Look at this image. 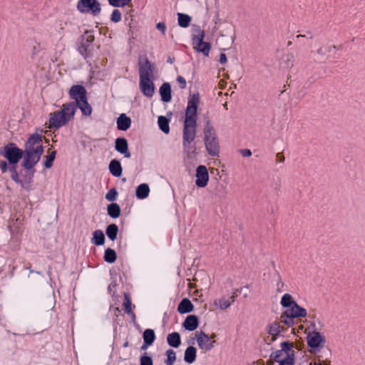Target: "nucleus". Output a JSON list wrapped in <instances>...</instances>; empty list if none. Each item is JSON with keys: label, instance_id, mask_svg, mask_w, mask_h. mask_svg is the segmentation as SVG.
<instances>
[{"label": "nucleus", "instance_id": "49", "mask_svg": "<svg viewBox=\"0 0 365 365\" xmlns=\"http://www.w3.org/2000/svg\"><path fill=\"white\" fill-rule=\"evenodd\" d=\"M177 81L180 83V88L183 89L186 87V81L182 76H178L177 77Z\"/></svg>", "mask_w": 365, "mask_h": 365}, {"label": "nucleus", "instance_id": "63", "mask_svg": "<svg viewBox=\"0 0 365 365\" xmlns=\"http://www.w3.org/2000/svg\"><path fill=\"white\" fill-rule=\"evenodd\" d=\"M335 49L341 50V46H336V48Z\"/></svg>", "mask_w": 365, "mask_h": 365}, {"label": "nucleus", "instance_id": "62", "mask_svg": "<svg viewBox=\"0 0 365 365\" xmlns=\"http://www.w3.org/2000/svg\"><path fill=\"white\" fill-rule=\"evenodd\" d=\"M123 346L124 347L128 346V341L125 342L124 344H123Z\"/></svg>", "mask_w": 365, "mask_h": 365}, {"label": "nucleus", "instance_id": "39", "mask_svg": "<svg viewBox=\"0 0 365 365\" xmlns=\"http://www.w3.org/2000/svg\"><path fill=\"white\" fill-rule=\"evenodd\" d=\"M124 312L127 314L132 313L131 310V301L129 298V296L127 294L124 295V302H123Z\"/></svg>", "mask_w": 365, "mask_h": 365}, {"label": "nucleus", "instance_id": "45", "mask_svg": "<svg viewBox=\"0 0 365 365\" xmlns=\"http://www.w3.org/2000/svg\"><path fill=\"white\" fill-rule=\"evenodd\" d=\"M140 365H153L152 358L146 355L142 356L140 359Z\"/></svg>", "mask_w": 365, "mask_h": 365}, {"label": "nucleus", "instance_id": "18", "mask_svg": "<svg viewBox=\"0 0 365 365\" xmlns=\"http://www.w3.org/2000/svg\"><path fill=\"white\" fill-rule=\"evenodd\" d=\"M159 92L161 96V100L163 102L168 103L171 101V87L169 83H164L160 87Z\"/></svg>", "mask_w": 365, "mask_h": 365}, {"label": "nucleus", "instance_id": "30", "mask_svg": "<svg viewBox=\"0 0 365 365\" xmlns=\"http://www.w3.org/2000/svg\"><path fill=\"white\" fill-rule=\"evenodd\" d=\"M232 303V299H227L225 297L214 301V304L222 310L227 309Z\"/></svg>", "mask_w": 365, "mask_h": 365}, {"label": "nucleus", "instance_id": "25", "mask_svg": "<svg viewBox=\"0 0 365 365\" xmlns=\"http://www.w3.org/2000/svg\"><path fill=\"white\" fill-rule=\"evenodd\" d=\"M108 215L112 218H117L120 215V206L115 202H113L108 205Z\"/></svg>", "mask_w": 365, "mask_h": 365}, {"label": "nucleus", "instance_id": "3", "mask_svg": "<svg viewBox=\"0 0 365 365\" xmlns=\"http://www.w3.org/2000/svg\"><path fill=\"white\" fill-rule=\"evenodd\" d=\"M43 152L42 136L37 133L33 134L26 144L24 166L27 169L33 168L39 160Z\"/></svg>", "mask_w": 365, "mask_h": 365}, {"label": "nucleus", "instance_id": "38", "mask_svg": "<svg viewBox=\"0 0 365 365\" xmlns=\"http://www.w3.org/2000/svg\"><path fill=\"white\" fill-rule=\"evenodd\" d=\"M93 240L96 245H102L105 242V236L101 230H96L93 233Z\"/></svg>", "mask_w": 365, "mask_h": 365}, {"label": "nucleus", "instance_id": "37", "mask_svg": "<svg viewBox=\"0 0 365 365\" xmlns=\"http://www.w3.org/2000/svg\"><path fill=\"white\" fill-rule=\"evenodd\" d=\"M165 355L167 356L165 364L166 365H173L176 361V353L174 350L169 349L166 351Z\"/></svg>", "mask_w": 365, "mask_h": 365}, {"label": "nucleus", "instance_id": "2", "mask_svg": "<svg viewBox=\"0 0 365 365\" xmlns=\"http://www.w3.org/2000/svg\"><path fill=\"white\" fill-rule=\"evenodd\" d=\"M200 103L198 93L190 95L185 109L182 130V145L187 149L196 135L197 108Z\"/></svg>", "mask_w": 365, "mask_h": 365}, {"label": "nucleus", "instance_id": "12", "mask_svg": "<svg viewBox=\"0 0 365 365\" xmlns=\"http://www.w3.org/2000/svg\"><path fill=\"white\" fill-rule=\"evenodd\" d=\"M138 65L140 78H152L153 71L151 64L147 57H140Z\"/></svg>", "mask_w": 365, "mask_h": 365}, {"label": "nucleus", "instance_id": "15", "mask_svg": "<svg viewBox=\"0 0 365 365\" xmlns=\"http://www.w3.org/2000/svg\"><path fill=\"white\" fill-rule=\"evenodd\" d=\"M204 38H197L192 42L194 49L202 53L204 56H207L210 50V45L207 42H205Z\"/></svg>", "mask_w": 365, "mask_h": 365}, {"label": "nucleus", "instance_id": "48", "mask_svg": "<svg viewBox=\"0 0 365 365\" xmlns=\"http://www.w3.org/2000/svg\"><path fill=\"white\" fill-rule=\"evenodd\" d=\"M9 170L12 172L11 178L16 182L19 183L21 180L19 179L18 174L15 170V166H11Z\"/></svg>", "mask_w": 365, "mask_h": 365}, {"label": "nucleus", "instance_id": "19", "mask_svg": "<svg viewBox=\"0 0 365 365\" xmlns=\"http://www.w3.org/2000/svg\"><path fill=\"white\" fill-rule=\"evenodd\" d=\"M131 125V120L125 113H122L117 119V128L120 130H127Z\"/></svg>", "mask_w": 365, "mask_h": 365}, {"label": "nucleus", "instance_id": "41", "mask_svg": "<svg viewBox=\"0 0 365 365\" xmlns=\"http://www.w3.org/2000/svg\"><path fill=\"white\" fill-rule=\"evenodd\" d=\"M130 0H108L109 4L115 7H123L128 5Z\"/></svg>", "mask_w": 365, "mask_h": 365}, {"label": "nucleus", "instance_id": "44", "mask_svg": "<svg viewBox=\"0 0 365 365\" xmlns=\"http://www.w3.org/2000/svg\"><path fill=\"white\" fill-rule=\"evenodd\" d=\"M277 281L276 284V289L277 292H282L284 291V282H282V277L279 272H277Z\"/></svg>", "mask_w": 365, "mask_h": 365}, {"label": "nucleus", "instance_id": "59", "mask_svg": "<svg viewBox=\"0 0 365 365\" xmlns=\"http://www.w3.org/2000/svg\"><path fill=\"white\" fill-rule=\"evenodd\" d=\"M317 53L319 54V55H322V56H324L326 54V53L324 52V47H321L319 48L318 50H317Z\"/></svg>", "mask_w": 365, "mask_h": 365}, {"label": "nucleus", "instance_id": "1", "mask_svg": "<svg viewBox=\"0 0 365 365\" xmlns=\"http://www.w3.org/2000/svg\"><path fill=\"white\" fill-rule=\"evenodd\" d=\"M69 93L71 97L76 101L74 103L63 104L62 109L50 114L49 128H58L66 125L71 120L76 112V106L81 109L84 115L91 114V107L88 103L86 90L81 85L73 86Z\"/></svg>", "mask_w": 365, "mask_h": 365}, {"label": "nucleus", "instance_id": "32", "mask_svg": "<svg viewBox=\"0 0 365 365\" xmlns=\"http://www.w3.org/2000/svg\"><path fill=\"white\" fill-rule=\"evenodd\" d=\"M205 36V31L202 30L198 25H194L192 29V42L197 38H204Z\"/></svg>", "mask_w": 365, "mask_h": 365}, {"label": "nucleus", "instance_id": "17", "mask_svg": "<svg viewBox=\"0 0 365 365\" xmlns=\"http://www.w3.org/2000/svg\"><path fill=\"white\" fill-rule=\"evenodd\" d=\"M199 324V320L195 315H189L183 322V327L190 331L195 330Z\"/></svg>", "mask_w": 365, "mask_h": 365}, {"label": "nucleus", "instance_id": "6", "mask_svg": "<svg viewBox=\"0 0 365 365\" xmlns=\"http://www.w3.org/2000/svg\"><path fill=\"white\" fill-rule=\"evenodd\" d=\"M281 349L273 351L270 354V359L274 361H280L288 357L289 354H295V351L293 349L294 344L289 341H283L280 344Z\"/></svg>", "mask_w": 365, "mask_h": 365}, {"label": "nucleus", "instance_id": "26", "mask_svg": "<svg viewBox=\"0 0 365 365\" xmlns=\"http://www.w3.org/2000/svg\"><path fill=\"white\" fill-rule=\"evenodd\" d=\"M77 9L81 13H88L91 11V0H79L77 4Z\"/></svg>", "mask_w": 365, "mask_h": 365}, {"label": "nucleus", "instance_id": "43", "mask_svg": "<svg viewBox=\"0 0 365 365\" xmlns=\"http://www.w3.org/2000/svg\"><path fill=\"white\" fill-rule=\"evenodd\" d=\"M118 192L115 188H112L109 190V191L106 195V198L110 202L114 201L116 199Z\"/></svg>", "mask_w": 365, "mask_h": 365}, {"label": "nucleus", "instance_id": "40", "mask_svg": "<svg viewBox=\"0 0 365 365\" xmlns=\"http://www.w3.org/2000/svg\"><path fill=\"white\" fill-rule=\"evenodd\" d=\"M294 355L291 354L288 357H284L283 360L277 361L279 365H294Z\"/></svg>", "mask_w": 365, "mask_h": 365}, {"label": "nucleus", "instance_id": "22", "mask_svg": "<svg viewBox=\"0 0 365 365\" xmlns=\"http://www.w3.org/2000/svg\"><path fill=\"white\" fill-rule=\"evenodd\" d=\"M168 344L174 348H178L181 344L180 335L178 332H173L167 336Z\"/></svg>", "mask_w": 365, "mask_h": 365}, {"label": "nucleus", "instance_id": "61", "mask_svg": "<svg viewBox=\"0 0 365 365\" xmlns=\"http://www.w3.org/2000/svg\"><path fill=\"white\" fill-rule=\"evenodd\" d=\"M216 336V335L215 334H212L211 335V336H210V338H211V340L213 339Z\"/></svg>", "mask_w": 365, "mask_h": 365}, {"label": "nucleus", "instance_id": "7", "mask_svg": "<svg viewBox=\"0 0 365 365\" xmlns=\"http://www.w3.org/2000/svg\"><path fill=\"white\" fill-rule=\"evenodd\" d=\"M307 341L308 346L314 351H319L326 343L325 337L317 331L309 332L307 334Z\"/></svg>", "mask_w": 365, "mask_h": 365}, {"label": "nucleus", "instance_id": "27", "mask_svg": "<svg viewBox=\"0 0 365 365\" xmlns=\"http://www.w3.org/2000/svg\"><path fill=\"white\" fill-rule=\"evenodd\" d=\"M118 232V227L115 224H110L106 227V234L112 241H114L117 238Z\"/></svg>", "mask_w": 365, "mask_h": 365}, {"label": "nucleus", "instance_id": "28", "mask_svg": "<svg viewBox=\"0 0 365 365\" xmlns=\"http://www.w3.org/2000/svg\"><path fill=\"white\" fill-rule=\"evenodd\" d=\"M297 304L293 299L292 296L288 293L284 294L281 299L280 304L284 308H289L291 306H294V304Z\"/></svg>", "mask_w": 365, "mask_h": 365}, {"label": "nucleus", "instance_id": "64", "mask_svg": "<svg viewBox=\"0 0 365 365\" xmlns=\"http://www.w3.org/2000/svg\"><path fill=\"white\" fill-rule=\"evenodd\" d=\"M168 62H169V63H173V61H172L171 59H170V58H169V59L168 60Z\"/></svg>", "mask_w": 365, "mask_h": 365}, {"label": "nucleus", "instance_id": "36", "mask_svg": "<svg viewBox=\"0 0 365 365\" xmlns=\"http://www.w3.org/2000/svg\"><path fill=\"white\" fill-rule=\"evenodd\" d=\"M19 183L21 187L26 191L33 190V178L31 175L25 178L24 180H21Z\"/></svg>", "mask_w": 365, "mask_h": 365}, {"label": "nucleus", "instance_id": "14", "mask_svg": "<svg viewBox=\"0 0 365 365\" xmlns=\"http://www.w3.org/2000/svg\"><path fill=\"white\" fill-rule=\"evenodd\" d=\"M115 149L119 153L123 155L126 158H129L131 156V154L128 150V141L124 138H118L115 139Z\"/></svg>", "mask_w": 365, "mask_h": 365}, {"label": "nucleus", "instance_id": "58", "mask_svg": "<svg viewBox=\"0 0 365 365\" xmlns=\"http://www.w3.org/2000/svg\"><path fill=\"white\" fill-rule=\"evenodd\" d=\"M227 59L226 55L225 53H221L220 56V63L225 64V63H227Z\"/></svg>", "mask_w": 365, "mask_h": 365}, {"label": "nucleus", "instance_id": "10", "mask_svg": "<svg viewBox=\"0 0 365 365\" xmlns=\"http://www.w3.org/2000/svg\"><path fill=\"white\" fill-rule=\"evenodd\" d=\"M266 331L270 336L267 337L266 340L267 344H271L272 342L277 340V336L280 334L281 332L284 331V329L282 326L280 325V322L278 321H274L273 322L269 323L267 325Z\"/></svg>", "mask_w": 365, "mask_h": 365}, {"label": "nucleus", "instance_id": "42", "mask_svg": "<svg viewBox=\"0 0 365 365\" xmlns=\"http://www.w3.org/2000/svg\"><path fill=\"white\" fill-rule=\"evenodd\" d=\"M56 157V151H52L48 155L46 156L45 166L50 168L52 166L53 161Z\"/></svg>", "mask_w": 365, "mask_h": 365}, {"label": "nucleus", "instance_id": "33", "mask_svg": "<svg viewBox=\"0 0 365 365\" xmlns=\"http://www.w3.org/2000/svg\"><path fill=\"white\" fill-rule=\"evenodd\" d=\"M178 25L182 28H186L189 26L190 21H191V17L185 14L178 13Z\"/></svg>", "mask_w": 365, "mask_h": 365}, {"label": "nucleus", "instance_id": "60", "mask_svg": "<svg viewBox=\"0 0 365 365\" xmlns=\"http://www.w3.org/2000/svg\"><path fill=\"white\" fill-rule=\"evenodd\" d=\"M151 344H147L143 341V344L141 346V349L145 350L148 348V346H150Z\"/></svg>", "mask_w": 365, "mask_h": 365}, {"label": "nucleus", "instance_id": "50", "mask_svg": "<svg viewBox=\"0 0 365 365\" xmlns=\"http://www.w3.org/2000/svg\"><path fill=\"white\" fill-rule=\"evenodd\" d=\"M156 27L159 31H160L163 33V34H165L166 26L163 22L158 23Z\"/></svg>", "mask_w": 365, "mask_h": 365}, {"label": "nucleus", "instance_id": "5", "mask_svg": "<svg viewBox=\"0 0 365 365\" xmlns=\"http://www.w3.org/2000/svg\"><path fill=\"white\" fill-rule=\"evenodd\" d=\"M1 154L9 161L11 166H15L22 158L23 152L15 145L9 144L1 150Z\"/></svg>", "mask_w": 365, "mask_h": 365}, {"label": "nucleus", "instance_id": "9", "mask_svg": "<svg viewBox=\"0 0 365 365\" xmlns=\"http://www.w3.org/2000/svg\"><path fill=\"white\" fill-rule=\"evenodd\" d=\"M91 34L86 31L79 39L78 50L85 58L89 57L91 51Z\"/></svg>", "mask_w": 365, "mask_h": 365}, {"label": "nucleus", "instance_id": "35", "mask_svg": "<svg viewBox=\"0 0 365 365\" xmlns=\"http://www.w3.org/2000/svg\"><path fill=\"white\" fill-rule=\"evenodd\" d=\"M280 324L282 323L284 325L290 327L294 324V319L289 314L284 311L280 316Z\"/></svg>", "mask_w": 365, "mask_h": 365}, {"label": "nucleus", "instance_id": "54", "mask_svg": "<svg viewBox=\"0 0 365 365\" xmlns=\"http://www.w3.org/2000/svg\"><path fill=\"white\" fill-rule=\"evenodd\" d=\"M0 168H1V170L4 173L8 169H9L11 168V165L9 167H8V165L5 161H1L0 163Z\"/></svg>", "mask_w": 365, "mask_h": 365}, {"label": "nucleus", "instance_id": "8", "mask_svg": "<svg viewBox=\"0 0 365 365\" xmlns=\"http://www.w3.org/2000/svg\"><path fill=\"white\" fill-rule=\"evenodd\" d=\"M197 345L203 351H209L215 346V340L211 338L203 331H197L195 333Z\"/></svg>", "mask_w": 365, "mask_h": 365}, {"label": "nucleus", "instance_id": "52", "mask_svg": "<svg viewBox=\"0 0 365 365\" xmlns=\"http://www.w3.org/2000/svg\"><path fill=\"white\" fill-rule=\"evenodd\" d=\"M241 155L244 157H250L252 155V152L249 149H242L240 150Z\"/></svg>", "mask_w": 365, "mask_h": 365}, {"label": "nucleus", "instance_id": "11", "mask_svg": "<svg viewBox=\"0 0 365 365\" xmlns=\"http://www.w3.org/2000/svg\"><path fill=\"white\" fill-rule=\"evenodd\" d=\"M195 185L198 187H205L209 181V173L205 165H199L196 169Z\"/></svg>", "mask_w": 365, "mask_h": 365}, {"label": "nucleus", "instance_id": "34", "mask_svg": "<svg viewBox=\"0 0 365 365\" xmlns=\"http://www.w3.org/2000/svg\"><path fill=\"white\" fill-rule=\"evenodd\" d=\"M103 258L106 262L113 263L116 260L117 255L114 250L111 248H108L105 251Z\"/></svg>", "mask_w": 365, "mask_h": 365}, {"label": "nucleus", "instance_id": "56", "mask_svg": "<svg viewBox=\"0 0 365 365\" xmlns=\"http://www.w3.org/2000/svg\"><path fill=\"white\" fill-rule=\"evenodd\" d=\"M303 37H307L308 38L312 39L313 38V36H312V33L310 31L307 32V35L299 34V35L296 36V38L297 39H299L300 38H303Z\"/></svg>", "mask_w": 365, "mask_h": 365}, {"label": "nucleus", "instance_id": "4", "mask_svg": "<svg viewBox=\"0 0 365 365\" xmlns=\"http://www.w3.org/2000/svg\"><path fill=\"white\" fill-rule=\"evenodd\" d=\"M204 143L207 153L212 157L219 155L220 143L217 133L210 120L206 121L204 129Z\"/></svg>", "mask_w": 365, "mask_h": 365}, {"label": "nucleus", "instance_id": "31", "mask_svg": "<svg viewBox=\"0 0 365 365\" xmlns=\"http://www.w3.org/2000/svg\"><path fill=\"white\" fill-rule=\"evenodd\" d=\"M143 341L147 344H153L155 339V334L153 329H147L144 331L143 335Z\"/></svg>", "mask_w": 365, "mask_h": 365}, {"label": "nucleus", "instance_id": "29", "mask_svg": "<svg viewBox=\"0 0 365 365\" xmlns=\"http://www.w3.org/2000/svg\"><path fill=\"white\" fill-rule=\"evenodd\" d=\"M158 123L160 129L165 134L169 133L170 127H169V120L168 119L163 115L158 117Z\"/></svg>", "mask_w": 365, "mask_h": 365}, {"label": "nucleus", "instance_id": "57", "mask_svg": "<svg viewBox=\"0 0 365 365\" xmlns=\"http://www.w3.org/2000/svg\"><path fill=\"white\" fill-rule=\"evenodd\" d=\"M284 156L281 153H279L277 154V161L279 163H284Z\"/></svg>", "mask_w": 365, "mask_h": 365}, {"label": "nucleus", "instance_id": "55", "mask_svg": "<svg viewBox=\"0 0 365 365\" xmlns=\"http://www.w3.org/2000/svg\"><path fill=\"white\" fill-rule=\"evenodd\" d=\"M287 57V61L289 62L287 66H293L294 56L292 54H288Z\"/></svg>", "mask_w": 365, "mask_h": 365}, {"label": "nucleus", "instance_id": "53", "mask_svg": "<svg viewBox=\"0 0 365 365\" xmlns=\"http://www.w3.org/2000/svg\"><path fill=\"white\" fill-rule=\"evenodd\" d=\"M324 47V52L327 53H330L332 49H335L336 48V46H333V45H326Z\"/></svg>", "mask_w": 365, "mask_h": 365}, {"label": "nucleus", "instance_id": "24", "mask_svg": "<svg viewBox=\"0 0 365 365\" xmlns=\"http://www.w3.org/2000/svg\"><path fill=\"white\" fill-rule=\"evenodd\" d=\"M150 188L148 185L143 183L137 187L135 195L138 199H145L148 196Z\"/></svg>", "mask_w": 365, "mask_h": 365}, {"label": "nucleus", "instance_id": "46", "mask_svg": "<svg viewBox=\"0 0 365 365\" xmlns=\"http://www.w3.org/2000/svg\"><path fill=\"white\" fill-rule=\"evenodd\" d=\"M110 20L115 23L119 22L121 20V13L118 9L113 11Z\"/></svg>", "mask_w": 365, "mask_h": 365}, {"label": "nucleus", "instance_id": "23", "mask_svg": "<svg viewBox=\"0 0 365 365\" xmlns=\"http://www.w3.org/2000/svg\"><path fill=\"white\" fill-rule=\"evenodd\" d=\"M196 348L192 346H188L185 351L184 360L188 364L193 363L196 359Z\"/></svg>", "mask_w": 365, "mask_h": 365}, {"label": "nucleus", "instance_id": "13", "mask_svg": "<svg viewBox=\"0 0 365 365\" xmlns=\"http://www.w3.org/2000/svg\"><path fill=\"white\" fill-rule=\"evenodd\" d=\"M140 89L144 96L153 97L155 93V86L151 78H140Z\"/></svg>", "mask_w": 365, "mask_h": 365}, {"label": "nucleus", "instance_id": "47", "mask_svg": "<svg viewBox=\"0 0 365 365\" xmlns=\"http://www.w3.org/2000/svg\"><path fill=\"white\" fill-rule=\"evenodd\" d=\"M101 11V4L96 1L93 0V15H96Z\"/></svg>", "mask_w": 365, "mask_h": 365}, {"label": "nucleus", "instance_id": "51", "mask_svg": "<svg viewBox=\"0 0 365 365\" xmlns=\"http://www.w3.org/2000/svg\"><path fill=\"white\" fill-rule=\"evenodd\" d=\"M242 288L240 289H236L233 292L232 296L230 297V299H232V302H235V299L238 297V294L241 292Z\"/></svg>", "mask_w": 365, "mask_h": 365}, {"label": "nucleus", "instance_id": "16", "mask_svg": "<svg viewBox=\"0 0 365 365\" xmlns=\"http://www.w3.org/2000/svg\"><path fill=\"white\" fill-rule=\"evenodd\" d=\"M286 313L289 314L294 319L299 317H305L307 316V310L299 306L298 304L291 306L285 310Z\"/></svg>", "mask_w": 365, "mask_h": 365}, {"label": "nucleus", "instance_id": "21", "mask_svg": "<svg viewBox=\"0 0 365 365\" xmlns=\"http://www.w3.org/2000/svg\"><path fill=\"white\" fill-rule=\"evenodd\" d=\"M193 304L190 299L184 298L180 302L178 307V312L180 314L191 312L193 310Z\"/></svg>", "mask_w": 365, "mask_h": 365}, {"label": "nucleus", "instance_id": "20", "mask_svg": "<svg viewBox=\"0 0 365 365\" xmlns=\"http://www.w3.org/2000/svg\"><path fill=\"white\" fill-rule=\"evenodd\" d=\"M110 174L114 177H120L122 175L123 168L119 160H112L108 165Z\"/></svg>", "mask_w": 365, "mask_h": 365}]
</instances>
